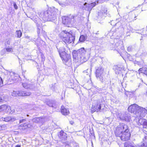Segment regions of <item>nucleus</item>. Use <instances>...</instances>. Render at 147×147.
Returning a JSON list of instances; mask_svg holds the SVG:
<instances>
[{
  "instance_id": "obj_1",
  "label": "nucleus",
  "mask_w": 147,
  "mask_h": 147,
  "mask_svg": "<svg viewBox=\"0 0 147 147\" xmlns=\"http://www.w3.org/2000/svg\"><path fill=\"white\" fill-rule=\"evenodd\" d=\"M115 134L116 137H120L123 141L129 140L131 136L129 127L125 124L117 126L116 128Z\"/></svg>"
},
{
  "instance_id": "obj_2",
  "label": "nucleus",
  "mask_w": 147,
  "mask_h": 147,
  "mask_svg": "<svg viewBox=\"0 0 147 147\" xmlns=\"http://www.w3.org/2000/svg\"><path fill=\"white\" fill-rule=\"evenodd\" d=\"M59 55L63 62L66 64L68 62H71V58L70 54L67 53L65 52V49L63 47H60L57 48Z\"/></svg>"
},
{
  "instance_id": "obj_3",
  "label": "nucleus",
  "mask_w": 147,
  "mask_h": 147,
  "mask_svg": "<svg viewBox=\"0 0 147 147\" xmlns=\"http://www.w3.org/2000/svg\"><path fill=\"white\" fill-rule=\"evenodd\" d=\"M59 36L66 43L69 44L73 42L75 39L74 37L71 34L65 31L61 32L59 34Z\"/></svg>"
},
{
  "instance_id": "obj_4",
  "label": "nucleus",
  "mask_w": 147,
  "mask_h": 147,
  "mask_svg": "<svg viewBox=\"0 0 147 147\" xmlns=\"http://www.w3.org/2000/svg\"><path fill=\"white\" fill-rule=\"evenodd\" d=\"M19 125L18 126V129L22 130L28 129L30 128L31 125L27 122L26 119L20 120Z\"/></svg>"
},
{
  "instance_id": "obj_5",
  "label": "nucleus",
  "mask_w": 147,
  "mask_h": 147,
  "mask_svg": "<svg viewBox=\"0 0 147 147\" xmlns=\"http://www.w3.org/2000/svg\"><path fill=\"white\" fill-rule=\"evenodd\" d=\"M139 106L137 105L134 104L130 105L128 108V111L131 113L134 114H137L139 113Z\"/></svg>"
},
{
  "instance_id": "obj_6",
  "label": "nucleus",
  "mask_w": 147,
  "mask_h": 147,
  "mask_svg": "<svg viewBox=\"0 0 147 147\" xmlns=\"http://www.w3.org/2000/svg\"><path fill=\"white\" fill-rule=\"evenodd\" d=\"M13 94L16 96H30L31 93L29 91H19L14 92Z\"/></svg>"
},
{
  "instance_id": "obj_7",
  "label": "nucleus",
  "mask_w": 147,
  "mask_h": 147,
  "mask_svg": "<svg viewBox=\"0 0 147 147\" xmlns=\"http://www.w3.org/2000/svg\"><path fill=\"white\" fill-rule=\"evenodd\" d=\"M101 104L99 102H97L92 105L91 109V112L93 113L95 112H98L100 111L101 109Z\"/></svg>"
},
{
  "instance_id": "obj_8",
  "label": "nucleus",
  "mask_w": 147,
  "mask_h": 147,
  "mask_svg": "<svg viewBox=\"0 0 147 147\" xmlns=\"http://www.w3.org/2000/svg\"><path fill=\"white\" fill-rule=\"evenodd\" d=\"M58 136L62 142L67 140V134L62 130L59 132Z\"/></svg>"
},
{
  "instance_id": "obj_9",
  "label": "nucleus",
  "mask_w": 147,
  "mask_h": 147,
  "mask_svg": "<svg viewBox=\"0 0 147 147\" xmlns=\"http://www.w3.org/2000/svg\"><path fill=\"white\" fill-rule=\"evenodd\" d=\"M11 111V107L6 105H3L0 106V112L6 113L10 112Z\"/></svg>"
},
{
  "instance_id": "obj_10",
  "label": "nucleus",
  "mask_w": 147,
  "mask_h": 147,
  "mask_svg": "<svg viewBox=\"0 0 147 147\" xmlns=\"http://www.w3.org/2000/svg\"><path fill=\"white\" fill-rule=\"evenodd\" d=\"M44 118L42 117H35L32 119L33 122L36 123H41L43 124L44 123L43 119Z\"/></svg>"
},
{
  "instance_id": "obj_11",
  "label": "nucleus",
  "mask_w": 147,
  "mask_h": 147,
  "mask_svg": "<svg viewBox=\"0 0 147 147\" xmlns=\"http://www.w3.org/2000/svg\"><path fill=\"white\" fill-rule=\"evenodd\" d=\"M104 69L98 67L95 72L96 76V78H100L102 74L103 73Z\"/></svg>"
},
{
  "instance_id": "obj_12",
  "label": "nucleus",
  "mask_w": 147,
  "mask_h": 147,
  "mask_svg": "<svg viewBox=\"0 0 147 147\" xmlns=\"http://www.w3.org/2000/svg\"><path fill=\"white\" fill-rule=\"evenodd\" d=\"M140 112V116L144 117L147 114V110L145 108L139 106V113Z\"/></svg>"
},
{
  "instance_id": "obj_13",
  "label": "nucleus",
  "mask_w": 147,
  "mask_h": 147,
  "mask_svg": "<svg viewBox=\"0 0 147 147\" xmlns=\"http://www.w3.org/2000/svg\"><path fill=\"white\" fill-rule=\"evenodd\" d=\"M72 54L73 60L75 61H79V58L78 57V54L77 51H73Z\"/></svg>"
},
{
  "instance_id": "obj_14",
  "label": "nucleus",
  "mask_w": 147,
  "mask_h": 147,
  "mask_svg": "<svg viewBox=\"0 0 147 147\" xmlns=\"http://www.w3.org/2000/svg\"><path fill=\"white\" fill-rule=\"evenodd\" d=\"M71 18L68 17H64L63 18V23L64 24L67 25L68 24L71 23Z\"/></svg>"
},
{
  "instance_id": "obj_15",
  "label": "nucleus",
  "mask_w": 147,
  "mask_h": 147,
  "mask_svg": "<svg viewBox=\"0 0 147 147\" xmlns=\"http://www.w3.org/2000/svg\"><path fill=\"white\" fill-rule=\"evenodd\" d=\"M61 112L62 114L64 115H67L69 113V112L68 109L65 108L63 106H62L61 108Z\"/></svg>"
},
{
  "instance_id": "obj_16",
  "label": "nucleus",
  "mask_w": 147,
  "mask_h": 147,
  "mask_svg": "<svg viewBox=\"0 0 147 147\" xmlns=\"http://www.w3.org/2000/svg\"><path fill=\"white\" fill-rule=\"evenodd\" d=\"M138 71L139 74H142L147 76V67H143L140 68Z\"/></svg>"
},
{
  "instance_id": "obj_17",
  "label": "nucleus",
  "mask_w": 147,
  "mask_h": 147,
  "mask_svg": "<svg viewBox=\"0 0 147 147\" xmlns=\"http://www.w3.org/2000/svg\"><path fill=\"white\" fill-rule=\"evenodd\" d=\"M138 147H147V136H145L143 139L142 144Z\"/></svg>"
},
{
  "instance_id": "obj_18",
  "label": "nucleus",
  "mask_w": 147,
  "mask_h": 147,
  "mask_svg": "<svg viewBox=\"0 0 147 147\" xmlns=\"http://www.w3.org/2000/svg\"><path fill=\"white\" fill-rule=\"evenodd\" d=\"M88 60V58L86 57H84V55L81 54L80 57L79 58V61L82 63L86 62Z\"/></svg>"
},
{
  "instance_id": "obj_19",
  "label": "nucleus",
  "mask_w": 147,
  "mask_h": 147,
  "mask_svg": "<svg viewBox=\"0 0 147 147\" xmlns=\"http://www.w3.org/2000/svg\"><path fill=\"white\" fill-rule=\"evenodd\" d=\"M86 39V36L84 35H81L79 41L80 42H83Z\"/></svg>"
},
{
  "instance_id": "obj_20",
  "label": "nucleus",
  "mask_w": 147,
  "mask_h": 147,
  "mask_svg": "<svg viewBox=\"0 0 147 147\" xmlns=\"http://www.w3.org/2000/svg\"><path fill=\"white\" fill-rule=\"evenodd\" d=\"M142 125L143 128L147 129V120L144 119L142 123Z\"/></svg>"
},
{
  "instance_id": "obj_21",
  "label": "nucleus",
  "mask_w": 147,
  "mask_h": 147,
  "mask_svg": "<svg viewBox=\"0 0 147 147\" xmlns=\"http://www.w3.org/2000/svg\"><path fill=\"white\" fill-rule=\"evenodd\" d=\"M7 129L6 125L3 124L0 125V131L5 130Z\"/></svg>"
},
{
  "instance_id": "obj_22",
  "label": "nucleus",
  "mask_w": 147,
  "mask_h": 147,
  "mask_svg": "<svg viewBox=\"0 0 147 147\" xmlns=\"http://www.w3.org/2000/svg\"><path fill=\"white\" fill-rule=\"evenodd\" d=\"M17 34L18 35V37L20 38L22 35V32L20 30H18L16 32Z\"/></svg>"
},
{
  "instance_id": "obj_23",
  "label": "nucleus",
  "mask_w": 147,
  "mask_h": 147,
  "mask_svg": "<svg viewBox=\"0 0 147 147\" xmlns=\"http://www.w3.org/2000/svg\"><path fill=\"white\" fill-rule=\"evenodd\" d=\"M133 93L132 92H129L128 91H126L125 92V94L127 96H130L131 94H133Z\"/></svg>"
},
{
  "instance_id": "obj_24",
  "label": "nucleus",
  "mask_w": 147,
  "mask_h": 147,
  "mask_svg": "<svg viewBox=\"0 0 147 147\" xmlns=\"http://www.w3.org/2000/svg\"><path fill=\"white\" fill-rule=\"evenodd\" d=\"M3 120L6 122H9L11 120L10 118L9 117H6L3 118Z\"/></svg>"
},
{
  "instance_id": "obj_25",
  "label": "nucleus",
  "mask_w": 147,
  "mask_h": 147,
  "mask_svg": "<svg viewBox=\"0 0 147 147\" xmlns=\"http://www.w3.org/2000/svg\"><path fill=\"white\" fill-rule=\"evenodd\" d=\"M124 146L126 147H135L134 146L131 145L127 143L125 144Z\"/></svg>"
},
{
  "instance_id": "obj_26",
  "label": "nucleus",
  "mask_w": 147,
  "mask_h": 147,
  "mask_svg": "<svg viewBox=\"0 0 147 147\" xmlns=\"http://www.w3.org/2000/svg\"><path fill=\"white\" fill-rule=\"evenodd\" d=\"M4 99V97L2 95H0V103L1 102H3V99Z\"/></svg>"
},
{
  "instance_id": "obj_27",
  "label": "nucleus",
  "mask_w": 147,
  "mask_h": 147,
  "mask_svg": "<svg viewBox=\"0 0 147 147\" xmlns=\"http://www.w3.org/2000/svg\"><path fill=\"white\" fill-rule=\"evenodd\" d=\"M3 81L2 78L0 77V87L3 86Z\"/></svg>"
},
{
  "instance_id": "obj_28",
  "label": "nucleus",
  "mask_w": 147,
  "mask_h": 147,
  "mask_svg": "<svg viewBox=\"0 0 147 147\" xmlns=\"http://www.w3.org/2000/svg\"><path fill=\"white\" fill-rule=\"evenodd\" d=\"M6 51L8 52H10L12 51V49L10 48H6Z\"/></svg>"
},
{
  "instance_id": "obj_29",
  "label": "nucleus",
  "mask_w": 147,
  "mask_h": 147,
  "mask_svg": "<svg viewBox=\"0 0 147 147\" xmlns=\"http://www.w3.org/2000/svg\"><path fill=\"white\" fill-rule=\"evenodd\" d=\"M80 51H81V52L83 53H84L86 52V51L85 50L84 48L82 47V48L80 49Z\"/></svg>"
},
{
  "instance_id": "obj_30",
  "label": "nucleus",
  "mask_w": 147,
  "mask_h": 147,
  "mask_svg": "<svg viewBox=\"0 0 147 147\" xmlns=\"http://www.w3.org/2000/svg\"><path fill=\"white\" fill-rule=\"evenodd\" d=\"M41 57L42 59V60L44 61L45 59V57L43 54H41Z\"/></svg>"
},
{
  "instance_id": "obj_31",
  "label": "nucleus",
  "mask_w": 147,
  "mask_h": 147,
  "mask_svg": "<svg viewBox=\"0 0 147 147\" xmlns=\"http://www.w3.org/2000/svg\"><path fill=\"white\" fill-rule=\"evenodd\" d=\"M14 7L15 9H17L18 8V7L16 5V3H14L13 4Z\"/></svg>"
},
{
  "instance_id": "obj_32",
  "label": "nucleus",
  "mask_w": 147,
  "mask_h": 147,
  "mask_svg": "<svg viewBox=\"0 0 147 147\" xmlns=\"http://www.w3.org/2000/svg\"><path fill=\"white\" fill-rule=\"evenodd\" d=\"M15 147H21V146L19 145H16Z\"/></svg>"
},
{
  "instance_id": "obj_33",
  "label": "nucleus",
  "mask_w": 147,
  "mask_h": 147,
  "mask_svg": "<svg viewBox=\"0 0 147 147\" xmlns=\"http://www.w3.org/2000/svg\"><path fill=\"white\" fill-rule=\"evenodd\" d=\"M102 0H99V1H100V2H102V1H102Z\"/></svg>"
},
{
  "instance_id": "obj_34",
  "label": "nucleus",
  "mask_w": 147,
  "mask_h": 147,
  "mask_svg": "<svg viewBox=\"0 0 147 147\" xmlns=\"http://www.w3.org/2000/svg\"><path fill=\"white\" fill-rule=\"evenodd\" d=\"M94 3H92V4H94Z\"/></svg>"
}]
</instances>
